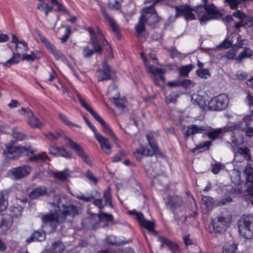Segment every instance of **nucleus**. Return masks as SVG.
I'll list each match as a JSON object with an SVG mask.
<instances>
[{"label": "nucleus", "instance_id": "1", "mask_svg": "<svg viewBox=\"0 0 253 253\" xmlns=\"http://www.w3.org/2000/svg\"><path fill=\"white\" fill-rule=\"evenodd\" d=\"M35 153V149L30 145H8L6 147V149L3 151V154L6 156L7 158H9L8 155H12L9 158H15V157H21L23 155L29 156L30 155H35L32 156L29 158H48L46 154H44L43 156H41L40 154L36 155Z\"/></svg>", "mask_w": 253, "mask_h": 253}, {"label": "nucleus", "instance_id": "2", "mask_svg": "<svg viewBox=\"0 0 253 253\" xmlns=\"http://www.w3.org/2000/svg\"><path fill=\"white\" fill-rule=\"evenodd\" d=\"M146 137L151 150L148 148L146 146L141 145L134 153V155H135L137 154L138 155L143 156H152L154 155L156 157L160 156L162 158H164L163 153L159 149L157 143L154 137V132L153 131L149 132L146 135Z\"/></svg>", "mask_w": 253, "mask_h": 253}, {"label": "nucleus", "instance_id": "3", "mask_svg": "<svg viewBox=\"0 0 253 253\" xmlns=\"http://www.w3.org/2000/svg\"><path fill=\"white\" fill-rule=\"evenodd\" d=\"M84 30L89 33V43L93 46V49H90L88 46H85L83 51L84 56L85 58H89L95 53L101 54L102 48L99 42L96 33L93 28L92 27H85Z\"/></svg>", "mask_w": 253, "mask_h": 253}, {"label": "nucleus", "instance_id": "4", "mask_svg": "<svg viewBox=\"0 0 253 253\" xmlns=\"http://www.w3.org/2000/svg\"><path fill=\"white\" fill-rule=\"evenodd\" d=\"M238 229L240 235L246 239L253 238V215H243L238 222Z\"/></svg>", "mask_w": 253, "mask_h": 253}, {"label": "nucleus", "instance_id": "5", "mask_svg": "<svg viewBox=\"0 0 253 253\" xmlns=\"http://www.w3.org/2000/svg\"><path fill=\"white\" fill-rule=\"evenodd\" d=\"M20 114L24 115L27 119V123L33 128H40L44 124V119L40 115H36L29 108H22L18 110Z\"/></svg>", "mask_w": 253, "mask_h": 253}, {"label": "nucleus", "instance_id": "6", "mask_svg": "<svg viewBox=\"0 0 253 253\" xmlns=\"http://www.w3.org/2000/svg\"><path fill=\"white\" fill-rule=\"evenodd\" d=\"M78 99L82 107L84 108L87 112H88L92 117L99 122L102 126L103 131L108 135L110 136L113 133L108 125L105 121L99 116V115L94 111L88 105H87L84 100L82 98L80 95H78Z\"/></svg>", "mask_w": 253, "mask_h": 253}, {"label": "nucleus", "instance_id": "7", "mask_svg": "<svg viewBox=\"0 0 253 253\" xmlns=\"http://www.w3.org/2000/svg\"><path fill=\"white\" fill-rule=\"evenodd\" d=\"M38 35L42 43L44 45L46 48L52 54L56 60H61L64 62L66 60V56L62 53L60 50L56 49V47L50 42L42 33L39 31Z\"/></svg>", "mask_w": 253, "mask_h": 253}, {"label": "nucleus", "instance_id": "8", "mask_svg": "<svg viewBox=\"0 0 253 253\" xmlns=\"http://www.w3.org/2000/svg\"><path fill=\"white\" fill-rule=\"evenodd\" d=\"M229 103L227 95L221 93L212 98L209 103V108L214 111H221L225 109Z\"/></svg>", "mask_w": 253, "mask_h": 253}, {"label": "nucleus", "instance_id": "9", "mask_svg": "<svg viewBox=\"0 0 253 253\" xmlns=\"http://www.w3.org/2000/svg\"><path fill=\"white\" fill-rule=\"evenodd\" d=\"M231 215H220L212 221L213 231L215 233H223L225 231L231 222Z\"/></svg>", "mask_w": 253, "mask_h": 253}, {"label": "nucleus", "instance_id": "10", "mask_svg": "<svg viewBox=\"0 0 253 253\" xmlns=\"http://www.w3.org/2000/svg\"><path fill=\"white\" fill-rule=\"evenodd\" d=\"M42 221L45 226H48L54 230L57 224L64 222V219L57 212H50L42 217Z\"/></svg>", "mask_w": 253, "mask_h": 253}, {"label": "nucleus", "instance_id": "11", "mask_svg": "<svg viewBox=\"0 0 253 253\" xmlns=\"http://www.w3.org/2000/svg\"><path fill=\"white\" fill-rule=\"evenodd\" d=\"M63 209L61 210L60 214L61 217L63 218L64 222L65 221H71V219H68V217L73 218L80 212V209L73 205H63Z\"/></svg>", "mask_w": 253, "mask_h": 253}, {"label": "nucleus", "instance_id": "12", "mask_svg": "<svg viewBox=\"0 0 253 253\" xmlns=\"http://www.w3.org/2000/svg\"><path fill=\"white\" fill-rule=\"evenodd\" d=\"M101 12L103 17L108 22L109 25L114 32L117 40L120 41L122 39V34L115 20L107 12L105 9H102Z\"/></svg>", "mask_w": 253, "mask_h": 253}, {"label": "nucleus", "instance_id": "13", "mask_svg": "<svg viewBox=\"0 0 253 253\" xmlns=\"http://www.w3.org/2000/svg\"><path fill=\"white\" fill-rule=\"evenodd\" d=\"M31 171V168L28 166L17 167L10 169L8 174L14 179H20L29 175Z\"/></svg>", "mask_w": 253, "mask_h": 253}, {"label": "nucleus", "instance_id": "14", "mask_svg": "<svg viewBox=\"0 0 253 253\" xmlns=\"http://www.w3.org/2000/svg\"><path fill=\"white\" fill-rule=\"evenodd\" d=\"M231 125L227 126L226 132H231V141L232 143L235 146L243 144L245 142V138L242 132L245 130H242L241 129L230 130L229 127Z\"/></svg>", "mask_w": 253, "mask_h": 253}, {"label": "nucleus", "instance_id": "15", "mask_svg": "<svg viewBox=\"0 0 253 253\" xmlns=\"http://www.w3.org/2000/svg\"><path fill=\"white\" fill-rule=\"evenodd\" d=\"M97 72L98 73L97 76L98 82L111 79V67L106 61L102 62V68L97 70Z\"/></svg>", "mask_w": 253, "mask_h": 253}, {"label": "nucleus", "instance_id": "16", "mask_svg": "<svg viewBox=\"0 0 253 253\" xmlns=\"http://www.w3.org/2000/svg\"><path fill=\"white\" fill-rule=\"evenodd\" d=\"M95 139L99 142L101 150L106 154H110L111 153V144L107 138L104 137L97 131L94 133Z\"/></svg>", "mask_w": 253, "mask_h": 253}, {"label": "nucleus", "instance_id": "17", "mask_svg": "<svg viewBox=\"0 0 253 253\" xmlns=\"http://www.w3.org/2000/svg\"><path fill=\"white\" fill-rule=\"evenodd\" d=\"M253 121V110L251 115L245 116L241 122L239 124L231 125L229 127L230 130H235L236 129H241L245 130L248 126L251 125V122Z\"/></svg>", "mask_w": 253, "mask_h": 253}, {"label": "nucleus", "instance_id": "18", "mask_svg": "<svg viewBox=\"0 0 253 253\" xmlns=\"http://www.w3.org/2000/svg\"><path fill=\"white\" fill-rule=\"evenodd\" d=\"M130 212L136 215L140 224L143 227L147 229L149 231H154V223L151 221L146 220L143 215L141 212H136L135 211H131Z\"/></svg>", "mask_w": 253, "mask_h": 253}, {"label": "nucleus", "instance_id": "19", "mask_svg": "<svg viewBox=\"0 0 253 253\" xmlns=\"http://www.w3.org/2000/svg\"><path fill=\"white\" fill-rule=\"evenodd\" d=\"M65 140L68 145L73 150L79 157L81 158H87L83 148L80 145L78 144L69 137H66Z\"/></svg>", "mask_w": 253, "mask_h": 253}, {"label": "nucleus", "instance_id": "20", "mask_svg": "<svg viewBox=\"0 0 253 253\" xmlns=\"http://www.w3.org/2000/svg\"><path fill=\"white\" fill-rule=\"evenodd\" d=\"M145 17L143 15H141L138 20V22L135 26V31L136 33V37H140L142 35V33L145 31Z\"/></svg>", "mask_w": 253, "mask_h": 253}, {"label": "nucleus", "instance_id": "21", "mask_svg": "<svg viewBox=\"0 0 253 253\" xmlns=\"http://www.w3.org/2000/svg\"><path fill=\"white\" fill-rule=\"evenodd\" d=\"M49 153L55 157H62L67 158L68 153L63 147L57 146H51L49 149Z\"/></svg>", "mask_w": 253, "mask_h": 253}, {"label": "nucleus", "instance_id": "22", "mask_svg": "<svg viewBox=\"0 0 253 253\" xmlns=\"http://www.w3.org/2000/svg\"><path fill=\"white\" fill-rule=\"evenodd\" d=\"M45 233L42 230H38L34 232L31 236L26 239L28 244L32 242L42 241L45 239Z\"/></svg>", "mask_w": 253, "mask_h": 253}, {"label": "nucleus", "instance_id": "23", "mask_svg": "<svg viewBox=\"0 0 253 253\" xmlns=\"http://www.w3.org/2000/svg\"><path fill=\"white\" fill-rule=\"evenodd\" d=\"M205 130L206 128L204 126L192 125L188 127L187 130L185 131L184 135L186 137H189L192 135L201 133Z\"/></svg>", "mask_w": 253, "mask_h": 253}, {"label": "nucleus", "instance_id": "24", "mask_svg": "<svg viewBox=\"0 0 253 253\" xmlns=\"http://www.w3.org/2000/svg\"><path fill=\"white\" fill-rule=\"evenodd\" d=\"M208 15L211 16L213 18H215L217 16L220 15V11L216 8V6L213 3H210L209 5H202Z\"/></svg>", "mask_w": 253, "mask_h": 253}, {"label": "nucleus", "instance_id": "25", "mask_svg": "<svg viewBox=\"0 0 253 253\" xmlns=\"http://www.w3.org/2000/svg\"><path fill=\"white\" fill-rule=\"evenodd\" d=\"M158 240L163 244L167 245L173 253H176L178 252L179 249L177 245L169 239L159 236Z\"/></svg>", "mask_w": 253, "mask_h": 253}, {"label": "nucleus", "instance_id": "26", "mask_svg": "<svg viewBox=\"0 0 253 253\" xmlns=\"http://www.w3.org/2000/svg\"><path fill=\"white\" fill-rule=\"evenodd\" d=\"M51 3L53 6V10L60 12H63L64 14L69 15L70 12L67 10L66 7L57 0H51Z\"/></svg>", "mask_w": 253, "mask_h": 253}, {"label": "nucleus", "instance_id": "27", "mask_svg": "<svg viewBox=\"0 0 253 253\" xmlns=\"http://www.w3.org/2000/svg\"><path fill=\"white\" fill-rule=\"evenodd\" d=\"M237 250V245L231 240L224 244L222 253H236Z\"/></svg>", "mask_w": 253, "mask_h": 253}, {"label": "nucleus", "instance_id": "28", "mask_svg": "<svg viewBox=\"0 0 253 253\" xmlns=\"http://www.w3.org/2000/svg\"><path fill=\"white\" fill-rule=\"evenodd\" d=\"M47 193V188L45 186H40L34 189L30 194L32 199H36L45 195Z\"/></svg>", "mask_w": 253, "mask_h": 253}, {"label": "nucleus", "instance_id": "29", "mask_svg": "<svg viewBox=\"0 0 253 253\" xmlns=\"http://www.w3.org/2000/svg\"><path fill=\"white\" fill-rule=\"evenodd\" d=\"M227 127L223 128H216L210 131L207 134L208 137L212 140L217 139L220 135L226 132Z\"/></svg>", "mask_w": 253, "mask_h": 253}, {"label": "nucleus", "instance_id": "30", "mask_svg": "<svg viewBox=\"0 0 253 253\" xmlns=\"http://www.w3.org/2000/svg\"><path fill=\"white\" fill-rule=\"evenodd\" d=\"M145 20L147 25L152 26L160 22L161 18L158 15L157 12H155L154 13H151L147 17H145Z\"/></svg>", "mask_w": 253, "mask_h": 253}, {"label": "nucleus", "instance_id": "31", "mask_svg": "<svg viewBox=\"0 0 253 253\" xmlns=\"http://www.w3.org/2000/svg\"><path fill=\"white\" fill-rule=\"evenodd\" d=\"M37 9L44 13L45 17H47L49 13L53 11V6H50L48 3L42 2L38 4Z\"/></svg>", "mask_w": 253, "mask_h": 253}, {"label": "nucleus", "instance_id": "32", "mask_svg": "<svg viewBox=\"0 0 253 253\" xmlns=\"http://www.w3.org/2000/svg\"><path fill=\"white\" fill-rule=\"evenodd\" d=\"M188 6L189 5L187 4L175 6L174 7L175 10V18H176L181 16L184 17Z\"/></svg>", "mask_w": 253, "mask_h": 253}, {"label": "nucleus", "instance_id": "33", "mask_svg": "<svg viewBox=\"0 0 253 253\" xmlns=\"http://www.w3.org/2000/svg\"><path fill=\"white\" fill-rule=\"evenodd\" d=\"M28 48V46L27 42L22 41V42L16 46V53H15V54H19L20 58L21 56L27 51Z\"/></svg>", "mask_w": 253, "mask_h": 253}, {"label": "nucleus", "instance_id": "34", "mask_svg": "<svg viewBox=\"0 0 253 253\" xmlns=\"http://www.w3.org/2000/svg\"><path fill=\"white\" fill-rule=\"evenodd\" d=\"M195 68V65L192 64L182 66L179 69V75L181 77H187L190 71Z\"/></svg>", "mask_w": 253, "mask_h": 253}, {"label": "nucleus", "instance_id": "35", "mask_svg": "<svg viewBox=\"0 0 253 253\" xmlns=\"http://www.w3.org/2000/svg\"><path fill=\"white\" fill-rule=\"evenodd\" d=\"M19 61L20 58L19 54H15V53L13 52L12 57L2 64L4 67L9 68L11 65L18 63Z\"/></svg>", "mask_w": 253, "mask_h": 253}, {"label": "nucleus", "instance_id": "36", "mask_svg": "<svg viewBox=\"0 0 253 253\" xmlns=\"http://www.w3.org/2000/svg\"><path fill=\"white\" fill-rule=\"evenodd\" d=\"M253 54V51L249 48L246 47L235 58V59L239 62H241L243 58H250Z\"/></svg>", "mask_w": 253, "mask_h": 253}, {"label": "nucleus", "instance_id": "37", "mask_svg": "<svg viewBox=\"0 0 253 253\" xmlns=\"http://www.w3.org/2000/svg\"><path fill=\"white\" fill-rule=\"evenodd\" d=\"M244 172L246 174L247 184L250 183L253 184V169L251 166L248 165L246 167Z\"/></svg>", "mask_w": 253, "mask_h": 253}, {"label": "nucleus", "instance_id": "38", "mask_svg": "<svg viewBox=\"0 0 253 253\" xmlns=\"http://www.w3.org/2000/svg\"><path fill=\"white\" fill-rule=\"evenodd\" d=\"M202 206H204L207 210L212 209L213 204V199L209 196H204L202 198Z\"/></svg>", "mask_w": 253, "mask_h": 253}, {"label": "nucleus", "instance_id": "39", "mask_svg": "<svg viewBox=\"0 0 253 253\" xmlns=\"http://www.w3.org/2000/svg\"><path fill=\"white\" fill-rule=\"evenodd\" d=\"M69 172L67 170L61 171H56L53 173V176L61 181L66 180L69 176Z\"/></svg>", "mask_w": 253, "mask_h": 253}, {"label": "nucleus", "instance_id": "40", "mask_svg": "<svg viewBox=\"0 0 253 253\" xmlns=\"http://www.w3.org/2000/svg\"><path fill=\"white\" fill-rule=\"evenodd\" d=\"M169 203L172 208H176L180 206L182 204L183 202L180 197L175 196L171 198Z\"/></svg>", "mask_w": 253, "mask_h": 253}, {"label": "nucleus", "instance_id": "41", "mask_svg": "<svg viewBox=\"0 0 253 253\" xmlns=\"http://www.w3.org/2000/svg\"><path fill=\"white\" fill-rule=\"evenodd\" d=\"M7 197L4 195L2 192H0V212L5 210L7 206L8 202L7 200Z\"/></svg>", "mask_w": 253, "mask_h": 253}, {"label": "nucleus", "instance_id": "42", "mask_svg": "<svg viewBox=\"0 0 253 253\" xmlns=\"http://www.w3.org/2000/svg\"><path fill=\"white\" fill-rule=\"evenodd\" d=\"M58 117L59 119L62 121L63 123H64L66 126H73L75 127H79V126L72 122H71L68 118L64 114L60 113L58 114Z\"/></svg>", "mask_w": 253, "mask_h": 253}, {"label": "nucleus", "instance_id": "43", "mask_svg": "<svg viewBox=\"0 0 253 253\" xmlns=\"http://www.w3.org/2000/svg\"><path fill=\"white\" fill-rule=\"evenodd\" d=\"M196 74L197 76L202 79H207L208 76L211 77L209 70L208 69H199L196 70Z\"/></svg>", "mask_w": 253, "mask_h": 253}, {"label": "nucleus", "instance_id": "44", "mask_svg": "<svg viewBox=\"0 0 253 253\" xmlns=\"http://www.w3.org/2000/svg\"><path fill=\"white\" fill-rule=\"evenodd\" d=\"M195 11L194 9L192 8L190 6H188V8L184 15V19L186 21H192L196 20V16L193 11Z\"/></svg>", "mask_w": 253, "mask_h": 253}, {"label": "nucleus", "instance_id": "45", "mask_svg": "<svg viewBox=\"0 0 253 253\" xmlns=\"http://www.w3.org/2000/svg\"><path fill=\"white\" fill-rule=\"evenodd\" d=\"M103 198L105 199V203L106 205H108L111 207L112 206L111 202V189L110 187H108L107 189L104 192Z\"/></svg>", "mask_w": 253, "mask_h": 253}, {"label": "nucleus", "instance_id": "46", "mask_svg": "<svg viewBox=\"0 0 253 253\" xmlns=\"http://www.w3.org/2000/svg\"><path fill=\"white\" fill-rule=\"evenodd\" d=\"M45 137L50 141L54 142L57 140L60 137H61V133L55 132H49L44 134Z\"/></svg>", "mask_w": 253, "mask_h": 253}, {"label": "nucleus", "instance_id": "47", "mask_svg": "<svg viewBox=\"0 0 253 253\" xmlns=\"http://www.w3.org/2000/svg\"><path fill=\"white\" fill-rule=\"evenodd\" d=\"M237 152L239 154L243 155L244 158H252L250 150L247 147L238 148Z\"/></svg>", "mask_w": 253, "mask_h": 253}, {"label": "nucleus", "instance_id": "48", "mask_svg": "<svg viewBox=\"0 0 253 253\" xmlns=\"http://www.w3.org/2000/svg\"><path fill=\"white\" fill-rule=\"evenodd\" d=\"M224 3H227L231 9H236L241 3V0H224Z\"/></svg>", "mask_w": 253, "mask_h": 253}, {"label": "nucleus", "instance_id": "49", "mask_svg": "<svg viewBox=\"0 0 253 253\" xmlns=\"http://www.w3.org/2000/svg\"><path fill=\"white\" fill-rule=\"evenodd\" d=\"M235 10L236 11L232 13L233 16L235 18L239 19V20H245V19L247 18V16L246 14L242 10H238L237 9Z\"/></svg>", "mask_w": 253, "mask_h": 253}, {"label": "nucleus", "instance_id": "50", "mask_svg": "<svg viewBox=\"0 0 253 253\" xmlns=\"http://www.w3.org/2000/svg\"><path fill=\"white\" fill-rule=\"evenodd\" d=\"M231 180L232 182L235 185H239L241 183V176L240 173L238 171H234L231 176Z\"/></svg>", "mask_w": 253, "mask_h": 253}, {"label": "nucleus", "instance_id": "51", "mask_svg": "<svg viewBox=\"0 0 253 253\" xmlns=\"http://www.w3.org/2000/svg\"><path fill=\"white\" fill-rule=\"evenodd\" d=\"M147 68V71L151 74H154V75H158L161 73H162V72L164 70L162 68H159L157 67H155L152 65H149Z\"/></svg>", "mask_w": 253, "mask_h": 253}, {"label": "nucleus", "instance_id": "52", "mask_svg": "<svg viewBox=\"0 0 253 253\" xmlns=\"http://www.w3.org/2000/svg\"><path fill=\"white\" fill-rule=\"evenodd\" d=\"M72 31L71 28L68 26L66 28L64 35L60 38L62 43H65L68 41L70 35L71 34Z\"/></svg>", "mask_w": 253, "mask_h": 253}, {"label": "nucleus", "instance_id": "53", "mask_svg": "<svg viewBox=\"0 0 253 253\" xmlns=\"http://www.w3.org/2000/svg\"><path fill=\"white\" fill-rule=\"evenodd\" d=\"M211 142L210 141H206L200 143L197 145V148L198 149H203V150H208L210 147L211 145Z\"/></svg>", "mask_w": 253, "mask_h": 253}, {"label": "nucleus", "instance_id": "54", "mask_svg": "<svg viewBox=\"0 0 253 253\" xmlns=\"http://www.w3.org/2000/svg\"><path fill=\"white\" fill-rule=\"evenodd\" d=\"M98 217L100 221L106 220L107 221H110L113 219V216L112 215L102 212L98 214Z\"/></svg>", "mask_w": 253, "mask_h": 253}, {"label": "nucleus", "instance_id": "55", "mask_svg": "<svg viewBox=\"0 0 253 253\" xmlns=\"http://www.w3.org/2000/svg\"><path fill=\"white\" fill-rule=\"evenodd\" d=\"M232 45V41L226 39L220 43L218 47L224 49H228L230 48Z\"/></svg>", "mask_w": 253, "mask_h": 253}, {"label": "nucleus", "instance_id": "56", "mask_svg": "<svg viewBox=\"0 0 253 253\" xmlns=\"http://www.w3.org/2000/svg\"><path fill=\"white\" fill-rule=\"evenodd\" d=\"M170 53V57L171 58H180L181 54L176 49L175 47H171V48L169 50Z\"/></svg>", "mask_w": 253, "mask_h": 253}, {"label": "nucleus", "instance_id": "57", "mask_svg": "<svg viewBox=\"0 0 253 253\" xmlns=\"http://www.w3.org/2000/svg\"><path fill=\"white\" fill-rule=\"evenodd\" d=\"M224 167V165L220 163L215 164L212 167V171L214 174H217L220 170L223 169Z\"/></svg>", "mask_w": 253, "mask_h": 253}, {"label": "nucleus", "instance_id": "58", "mask_svg": "<svg viewBox=\"0 0 253 253\" xmlns=\"http://www.w3.org/2000/svg\"><path fill=\"white\" fill-rule=\"evenodd\" d=\"M113 103L117 107L122 109L125 108V105L123 100L120 97H113Z\"/></svg>", "mask_w": 253, "mask_h": 253}, {"label": "nucleus", "instance_id": "59", "mask_svg": "<svg viewBox=\"0 0 253 253\" xmlns=\"http://www.w3.org/2000/svg\"><path fill=\"white\" fill-rule=\"evenodd\" d=\"M212 19L214 18L211 16L208 15V14H204L199 18V21L201 24H205L207 22Z\"/></svg>", "mask_w": 253, "mask_h": 253}, {"label": "nucleus", "instance_id": "60", "mask_svg": "<svg viewBox=\"0 0 253 253\" xmlns=\"http://www.w3.org/2000/svg\"><path fill=\"white\" fill-rule=\"evenodd\" d=\"M76 197L78 199L85 202H90L92 200L94 199V197L93 196H85L84 194L78 195L76 196Z\"/></svg>", "mask_w": 253, "mask_h": 253}, {"label": "nucleus", "instance_id": "61", "mask_svg": "<svg viewBox=\"0 0 253 253\" xmlns=\"http://www.w3.org/2000/svg\"><path fill=\"white\" fill-rule=\"evenodd\" d=\"M106 242L109 244L118 245L120 243L117 241L116 237L113 235H110L106 238Z\"/></svg>", "mask_w": 253, "mask_h": 253}, {"label": "nucleus", "instance_id": "62", "mask_svg": "<svg viewBox=\"0 0 253 253\" xmlns=\"http://www.w3.org/2000/svg\"><path fill=\"white\" fill-rule=\"evenodd\" d=\"M192 81L189 79H184L179 81V86L187 88L191 84Z\"/></svg>", "mask_w": 253, "mask_h": 253}, {"label": "nucleus", "instance_id": "63", "mask_svg": "<svg viewBox=\"0 0 253 253\" xmlns=\"http://www.w3.org/2000/svg\"><path fill=\"white\" fill-rule=\"evenodd\" d=\"M93 200H94V201H93V204L95 206L97 207L99 209L101 210L104 207L105 204H104L103 203V201L101 199H94Z\"/></svg>", "mask_w": 253, "mask_h": 253}, {"label": "nucleus", "instance_id": "64", "mask_svg": "<svg viewBox=\"0 0 253 253\" xmlns=\"http://www.w3.org/2000/svg\"><path fill=\"white\" fill-rule=\"evenodd\" d=\"M35 58V60L40 59L43 55L42 52L40 50H33L31 53Z\"/></svg>", "mask_w": 253, "mask_h": 253}]
</instances>
